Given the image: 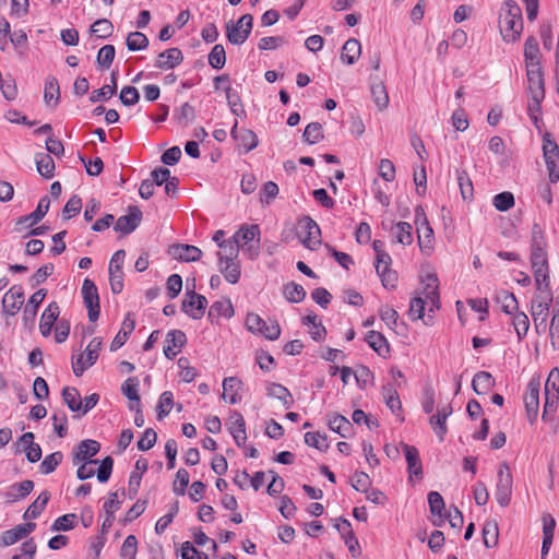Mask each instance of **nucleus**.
<instances>
[{"instance_id": "nucleus-51", "label": "nucleus", "mask_w": 559, "mask_h": 559, "mask_svg": "<svg viewBox=\"0 0 559 559\" xmlns=\"http://www.w3.org/2000/svg\"><path fill=\"white\" fill-rule=\"evenodd\" d=\"M329 427L332 431L338 433L343 438H347L352 431L350 421L342 415H334L330 418Z\"/></svg>"}, {"instance_id": "nucleus-57", "label": "nucleus", "mask_w": 559, "mask_h": 559, "mask_svg": "<svg viewBox=\"0 0 559 559\" xmlns=\"http://www.w3.org/2000/svg\"><path fill=\"white\" fill-rule=\"evenodd\" d=\"M138 552V539L134 535H128L120 548L121 559H135Z\"/></svg>"}, {"instance_id": "nucleus-58", "label": "nucleus", "mask_w": 559, "mask_h": 559, "mask_svg": "<svg viewBox=\"0 0 559 559\" xmlns=\"http://www.w3.org/2000/svg\"><path fill=\"white\" fill-rule=\"evenodd\" d=\"M209 63L212 68L219 70L226 63V52L223 45H215L209 53Z\"/></svg>"}, {"instance_id": "nucleus-61", "label": "nucleus", "mask_w": 559, "mask_h": 559, "mask_svg": "<svg viewBox=\"0 0 559 559\" xmlns=\"http://www.w3.org/2000/svg\"><path fill=\"white\" fill-rule=\"evenodd\" d=\"M304 139L309 144L319 143L323 139L322 126L319 122L309 123L305 129Z\"/></svg>"}, {"instance_id": "nucleus-2", "label": "nucleus", "mask_w": 559, "mask_h": 559, "mask_svg": "<svg viewBox=\"0 0 559 559\" xmlns=\"http://www.w3.org/2000/svg\"><path fill=\"white\" fill-rule=\"evenodd\" d=\"M504 13L501 22V35L508 43H513L520 38L523 31V19L521 8L516 2L509 0L504 2Z\"/></svg>"}, {"instance_id": "nucleus-64", "label": "nucleus", "mask_w": 559, "mask_h": 559, "mask_svg": "<svg viewBox=\"0 0 559 559\" xmlns=\"http://www.w3.org/2000/svg\"><path fill=\"white\" fill-rule=\"evenodd\" d=\"M194 117V108L189 103L182 104L175 112V118L177 119L178 123L185 127L192 122Z\"/></svg>"}, {"instance_id": "nucleus-4", "label": "nucleus", "mask_w": 559, "mask_h": 559, "mask_svg": "<svg viewBox=\"0 0 559 559\" xmlns=\"http://www.w3.org/2000/svg\"><path fill=\"white\" fill-rule=\"evenodd\" d=\"M559 405V368H552L545 383L544 421H551Z\"/></svg>"}, {"instance_id": "nucleus-31", "label": "nucleus", "mask_w": 559, "mask_h": 559, "mask_svg": "<svg viewBox=\"0 0 559 559\" xmlns=\"http://www.w3.org/2000/svg\"><path fill=\"white\" fill-rule=\"evenodd\" d=\"M543 154L547 169L559 167V146L549 134L543 139Z\"/></svg>"}, {"instance_id": "nucleus-29", "label": "nucleus", "mask_w": 559, "mask_h": 559, "mask_svg": "<svg viewBox=\"0 0 559 559\" xmlns=\"http://www.w3.org/2000/svg\"><path fill=\"white\" fill-rule=\"evenodd\" d=\"M242 382L236 377H227L223 381L222 399L230 404H237L241 401L240 390Z\"/></svg>"}, {"instance_id": "nucleus-48", "label": "nucleus", "mask_w": 559, "mask_h": 559, "mask_svg": "<svg viewBox=\"0 0 559 559\" xmlns=\"http://www.w3.org/2000/svg\"><path fill=\"white\" fill-rule=\"evenodd\" d=\"M372 99L379 110H384L389 105V95L382 82H376L370 87Z\"/></svg>"}, {"instance_id": "nucleus-40", "label": "nucleus", "mask_w": 559, "mask_h": 559, "mask_svg": "<svg viewBox=\"0 0 559 559\" xmlns=\"http://www.w3.org/2000/svg\"><path fill=\"white\" fill-rule=\"evenodd\" d=\"M392 236L395 242L408 246L413 242L412 225L406 222H399L392 227Z\"/></svg>"}, {"instance_id": "nucleus-22", "label": "nucleus", "mask_w": 559, "mask_h": 559, "mask_svg": "<svg viewBox=\"0 0 559 559\" xmlns=\"http://www.w3.org/2000/svg\"><path fill=\"white\" fill-rule=\"evenodd\" d=\"M169 255L182 262H193L201 258L202 251L192 245L177 243L168 249Z\"/></svg>"}, {"instance_id": "nucleus-60", "label": "nucleus", "mask_w": 559, "mask_h": 559, "mask_svg": "<svg viewBox=\"0 0 559 559\" xmlns=\"http://www.w3.org/2000/svg\"><path fill=\"white\" fill-rule=\"evenodd\" d=\"M492 204L496 210L506 212L514 206V197L509 191L498 193L493 197Z\"/></svg>"}, {"instance_id": "nucleus-6", "label": "nucleus", "mask_w": 559, "mask_h": 559, "mask_svg": "<svg viewBox=\"0 0 559 559\" xmlns=\"http://www.w3.org/2000/svg\"><path fill=\"white\" fill-rule=\"evenodd\" d=\"M247 329L254 333L264 336L266 340L275 341L281 335V328L275 320H263L257 313H248L246 317Z\"/></svg>"}, {"instance_id": "nucleus-18", "label": "nucleus", "mask_w": 559, "mask_h": 559, "mask_svg": "<svg viewBox=\"0 0 559 559\" xmlns=\"http://www.w3.org/2000/svg\"><path fill=\"white\" fill-rule=\"evenodd\" d=\"M24 302L22 286H12L2 298V308L5 314L15 316Z\"/></svg>"}, {"instance_id": "nucleus-54", "label": "nucleus", "mask_w": 559, "mask_h": 559, "mask_svg": "<svg viewBox=\"0 0 559 559\" xmlns=\"http://www.w3.org/2000/svg\"><path fill=\"white\" fill-rule=\"evenodd\" d=\"M551 346L559 348V296L556 299V307L552 310L550 324L548 328Z\"/></svg>"}, {"instance_id": "nucleus-59", "label": "nucleus", "mask_w": 559, "mask_h": 559, "mask_svg": "<svg viewBox=\"0 0 559 559\" xmlns=\"http://www.w3.org/2000/svg\"><path fill=\"white\" fill-rule=\"evenodd\" d=\"M382 394L386 406L392 411V413H396L401 409L402 405L400 397L392 385L383 386Z\"/></svg>"}, {"instance_id": "nucleus-32", "label": "nucleus", "mask_w": 559, "mask_h": 559, "mask_svg": "<svg viewBox=\"0 0 559 559\" xmlns=\"http://www.w3.org/2000/svg\"><path fill=\"white\" fill-rule=\"evenodd\" d=\"M428 504L432 515L438 516L432 523L436 526H441L444 523L445 504L442 496L438 491H430L428 493Z\"/></svg>"}, {"instance_id": "nucleus-17", "label": "nucleus", "mask_w": 559, "mask_h": 559, "mask_svg": "<svg viewBox=\"0 0 559 559\" xmlns=\"http://www.w3.org/2000/svg\"><path fill=\"white\" fill-rule=\"evenodd\" d=\"M526 75L531 98L538 107L545 97L544 73L542 67L526 68Z\"/></svg>"}, {"instance_id": "nucleus-46", "label": "nucleus", "mask_w": 559, "mask_h": 559, "mask_svg": "<svg viewBox=\"0 0 559 559\" xmlns=\"http://www.w3.org/2000/svg\"><path fill=\"white\" fill-rule=\"evenodd\" d=\"M47 295V292L45 289H38L36 290L28 299V304L26 305L24 309V319L25 320H34L37 313V308L40 306V304L44 301L45 297Z\"/></svg>"}, {"instance_id": "nucleus-23", "label": "nucleus", "mask_w": 559, "mask_h": 559, "mask_svg": "<svg viewBox=\"0 0 559 559\" xmlns=\"http://www.w3.org/2000/svg\"><path fill=\"white\" fill-rule=\"evenodd\" d=\"M452 406L450 404H444L439 406L437 414L432 415L429 419V424L441 441L448 431L447 418L452 414Z\"/></svg>"}, {"instance_id": "nucleus-25", "label": "nucleus", "mask_w": 559, "mask_h": 559, "mask_svg": "<svg viewBox=\"0 0 559 559\" xmlns=\"http://www.w3.org/2000/svg\"><path fill=\"white\" fill-rule=\"evenodd\" d=\"M183 60V55L179 48H169L158 53L155 67L162 70H170L179 66Z\"/></svg>"}, {"instance_id": "nucleus-11", "label": "nucleus", "mask_w": 559, "mask_h": 559, "mask_svg": "<svg viewBox=\"0 0 559 559\" xmlns=\"http://www.w3.org/2000/svg\"><path fill=\"white\" fill-rule=\"evenodd\" d=\"M82 297L84 305L87 308V316L92 322H95L99 317V296L95 283L85 278L82 285Z\"/></svg>"}, {"instance_id": "nucleus-26", "label": "nucleus", "mask_w": 559, "mask_h": 559, "mask_svg": "<svg viewBox=\"0 0 559 559\" xmlns=\"http://www.w3.org/2000/svg\"><path fill=\"white\" fill-rule=\"evenodd\" d=\"M228 430L233 436L236 444L241 447L247 440L246 423L242 415L238 412H233L228 418Z\"/></svg>"}, {"instance_id": "nucleus-14", "label": "nucleus", "mask_w": 559, "mask_h": 559, "mask_svg": "<svg viewBox=\"0 0 559 559\" xmlns=\"http://www.w3.org/2000/svg\"><path fill=\"white\" fill-rule=\"evenodd\" d=\"M300 228L301 242L306 248L314 250L321 243L319 225L311 217L306 216L300 221Z\"/></svg>"}, {"instance_id": "nucleus-15", "label": "nucleus", "mask_w": 559, "mask_h": 559, "mask_svg": "<svg viewBox=\"0 0 559 559\" xmlns=\"http://www.w3.org/2000/svg\"><path fill=\"white\" fill-rule=\"evenodd\" d=\"M391 264L392 259L389 253H381L380 257H376V272L385 288H394L397 282V273L391 269Z\"/></svg>"}, {"instance_id": "nucleus-34", "label": "nucleus", "mask_w": 559, "mask_h": 559, "mask_svg": "<svg viewBox=\"0 0 559 559\" xmlns=\"http://www.w3.org/2000/svg\"><path fill=\"white\" fill-rule=\"evenodd\" d=\"M134 319L128 313L122 322L121 329L110 344V350L119 349L128 340L129 334L134 330Z\"/></svg>"}, {"instance_id": "nucleus-3", "label": "nucleus", "mask_w": 559, "mask_h": 559, "mask_svg": "<svg viewBox=\"0 0 559 559\" xmlns=\"http://www.w3.org/2000/svg\"><path fill=\"white\" fill-rule=\"evenodd\" d=\"M531 263L534 272L535 284L538 292L549 287V271L547 253L542 240L534 238L532 243Z\"/></svg>"}, {"instance_id": "nucleus-36", "label": "nucleus", "mask_w": 559, "mask_h": 559, "mask_svg": "<svg viewBox=\"0 0 559 559\" xmlns=\"http://www.w3.org/2000/svg\"><path fill=\"white\" fill-rule=\"evenodd\" d=\"M60 98V87L59 82L56 76L49 75L45 80V90H44V99L45 103L53 107L57 106Z\"/></svg>"}, {"instance_id": "nucleus-20", "label": "nucleus", "mask_w": 559, "mask_h": 559, "mask_svg": "<svg viewBox=\"0 0 559 559\" xmlns=\"http://www.w3.org/2000/svg\"><path fill=\"white\" fill-rule=\"evenodd\" d=\"M402 450L405 455V460L407 463V471L409 474V480H413L414 477L417 479L423 478V464L419 456L418 450L409 444L401 443Z\"/></svg>"}, {"instance_id": "nucleus-27", "label": "nucleus", "mask_w": 559, "mask_h": 559, "mask_svg": "<svg viewBox=\"0 0 559 559\" xmlns=\"http://www.w3.org/2000/svg\"><path fill=\"white\" fill-rule=\"evenodd\" d=\"M186 334L180 330H171L167 333L166 343L164 347V354L168 359L175 358L182 346L186 344Z\"/></svg>"}, {"instance_id": "nucleus-42", "label": "nucleus", "mask_w": 559, "mask_h": 559, "mask_svg": "<svg viewBox=\"0 0 559 559\" xmlns=\"http://www.w3.org/2000/svg\"><path fill=\"white\" fill-rule=\"evenodd\" d=\"M50 499V493L48 491H43L36 498V500L26 509L23 518L25 520L36 519L40 515V513L46 508L48 501Z\"/></svg>"}, {"instance_id": "nucleus-35", "label": "nucleus", "mask_w": 559, "mask_h": 559, "mask_svg": "<svg viewBox=\"0 0 559 559\" xmlns=\"http://www.w3.org/2000/svg\"><path fill=\"white\" fill-rule=\"evenodd\" d=\"M117 72H112L110 75V84L103 85L102 88L93 91L90 96L91 103H98L108 100L117 91Z\"/></svg>"}, {"instance_id": "nucleus-28", "label": "nucleus", "mask_w": 559, "mask_h": 559, "mask_svg": "<svg viewBox=\"0 0 559 559\" xmlns=\"http://www.w3.org/2000/svg\"><path fill=\"white\" fill-rule=\"evenodd\" d=\"M34 489V481L26 479L21 483H14L7 488L3 496L9 503L19 501L28 496Z\"/></svg>"}, {"instance_id": "nucleus-12", "label": "nucleus", "mask_w": 559, "mask_h": 559, "mask_svg": "<svg viewBox=\"0 0 559 559\" xmlns=\"http://www.w3.org/2000/svg\"><path fill=\"white\" fill-rule=\"evenodd\" d=\"M539 381L532 379L526 386L523 402L525 405L526 416L530 424L537 420L539 413Z\"/></svg>"}, {"instance_id": "nucleus-24", "label": "nucleus", "mask_w": 559, "mask_h": 559, "mask_svg": "<svg viewBox=\"0 0 559 559\" xmlns=\"http://www.w3.org/2000/svg\"><path fill=\"white\" fill-rule=\"evenodd\" d=\"M230 134L234 140L238 142V145L243 147L245 153H248L258 146L257 134L252 130L238 128L237 122L234 124Z\"/></svg>"}, {"instance_id": "nucleus-47", "label": "nucleus", "mask_w": 559, "mask_h": 559, "mask_svg": "<svg viewBox=\"0 0 559 559\" xmlns=\"http://www.w3.org/2000/svg\"><path fill=\"white\" fill-rule=\"evenodd\" d=\"M37 171L45 178L53 177L55 163L50 154L40 153L35 157Z\"/></svg>"}, {"instance_id": "nucleus-16", "label": "nucleus", "mask_w": 559, "mask_h": 559, "mask_svg": "<svg viewBox=\"0 0 559 559\" xmlns=\"http://www.w3.org/2000/svg\"><path fill=\"white\" fill-rule=\"evenodd\" d=\"M100 450V444L96 440L86 439L81 441L72 452V462L74 465L84 463H99L98 460H93Z\"/></svg>"}, {"instance_id": "nucleus-38", "label": "nucleus", "mask_w": 559, "mask_h": 559, "mask_svg": "<svg viewBox=\"0 0 559 559\" xmlns=\"http://www.w3.org/2000/svg\"><path fill=\"white\" fill-rule=\"evenodd\" d=\"M266 395L281 401L285 408H289L293 404L290 392L280 383H269L266 385Z\"/></svg>"}, {"instance_id": "nucleus-37", "label": "nucleus", "mask_w": 559, "mask_h": 559, "mask_svg": "<svg viewBox=\"0 0 559 559\" xmlns=\"http://www.w3.org/2000/svg\"><path fill=\"white\" fill-rule=\"evenodd\" d=\"M361 53V46L357 39L350 38L342 47L341 59L347 64H354Z\"/></svg>"}, {"instance_id": "nucleus-50", "label": "nucleus", "mask_w": 559, "mask_h": 559, "mask_svg": "<svg viewBox=\"0 0 559 559\" xmlns=\"http://www.w3.org/2000/svg\"><path fill=\"white\" fill-rule=\"evenodd\" d=\"M512 316V325L516 332L519 341H522L530 329V320L525 312L523 311H514Z\"/></svg>"}, {"instance_id": "nucleus-55", "label": "nucleus", "mask_w": 559, "mask_h": 559, "mask_svg": "<svg viewBox=\"0 0 559 559\" xmlns=\"http://www.w3.org/2000/svg\"><path fill=\"white\" fill-rule=\"evenodd\" d=\"M498 524L495 521H487L483 526V539L487 548H492L498 544Z\"/></svg>"}, {"instance_id": "nucleus-10", "label": "nucleus", "mask_w": 559, "mask_h": 559, "mask_svg": "<svg viewBox=\"0 0 559 559\" xmlns=\"http://www.w3.org/2000/svg\"><path fill=\"white\" fill-rule=\"evenodd\" d=\"M552 293L548 288L538 292L531 301V317L533 322L548 320L549 309L552 304Z\"/></svg>"}, {"instance_id": "nucleus-41", "label": "nucleus", "mask_w": 559, "mask_h": 559, "mask_svg": "<svg viewBox=\"0 0 559 559\" xmlns=\"http://www.w3.org/2000/svg\"><path fill=\"white\" fill-rule=\"evenodd\" d=\"M417 234L420 251L426 255H430L435 243L433 229L431 226H424L423 228H418Z\"/></svg>"}, {"instance_id": "nucleus-52", "label": "nucleus", "mask_w": 559, "mask_h": 559, "mask_svg": "<svg viewBox=\"0 0 559 559\" xmlns=\"http://www.w3.org/2000/svg\"><path fill=\"white\" fill-rule=\"evenodd\" d=\"M219 251L217 252L218 263H224L228 260H236L238 258L239 248L234 242L233 238L219 243Z\"/></svg>"}, {"instance_id": "nucleus-13", "label": "nucleus", "mask_w": 559, "mask_h": 559, "mask_svg": "<svg viewBox=\"0 0 559 559\" xmlns=\"http://www.w3.org/2000/svg\"><path fill=\"white\" fill-rule=\"evenodd\" d=\"M207 306V299L200 294L187 289L181 310L193 320H199L204 316Z\"/></svg>"}, {"instance_id": "nucleus-53", "label": "nucleus", "mask_w": 559, "mask_h": 559, "mask_svg": "<svg viewBox=\"0 0 559 559\" xmlns=\"http://www.w3.org/2000/svg\"><path fill=\"white\" fill-rule=\"evenodd\" d=\"M62 400L72 412H80L82 409V399L75 388H64L62 390Z\"/></svg>"}, {"instance_id": "nucleus-39", "label": "nucleus", "mask_w": 559, "mask_h": 559, "mask_svg": "<svg viewBox=\"0 0 559 559\" xmlns=\"http://www.w3.org/2000/svg\"><path fill=\"white\" fill-rule=\"evenodd\" d=\"M495 384L492 376L487 371L477 372L472 381L473 390L476 394L487 393Z\"/></svg>"}, {"instance_id": "nucleus-45", "label": "nucleus", "mask_w": 559, "mask_h": 559, "mask_svg": "<svg viewBox=\"0 0 559 559\" xmlns=\"http://www.w3.org/2000/svg\"><path fill=\"white\" fill-rule=\"evenodd\" d=\"M219 271L223 273L225 280L230 284H236L240 278V264L236 260H228L224 263H218Z\"/></svg>"}, {"instance_id": "nucleus-30", "label": "nucleus", "mask_w": 559, "mask_h": 559, "mask_svg": "<svg viewBox=\"0 0 559 559\" xmlns=\"http://www.w3.org/2000/svg\"><path fill=\"white\" fill-rule=\"evenodd\" d=\"M59 314L60 309L57 302H50L48 307L44 310L39 322V331L43 336L47 337L50 335L52 326L57 321Z\"/></svg>"}, {"instance_id": "nucleus-49", "label": "nucleus", "mask_w": 559, "mask_h": 559, "mask_svg": "<svg viewBox=\"0 0 559 559\" xmlns=\"http://www.w3.org/2000/svg\"><path fill=\"white\" fill-rule=\"evenodd\" d=\"M234 316V307L228 299L215 301L209 311L210 318H231Z\"/></svg>"}, {"instance_id": "nucleus-19", "label": "nucleus", "mask_w": 559, "mask_h": 559, "mask_svg": "<svg viewBox=\"0 0 559 559\" xmlns=\"http://www.w3.org/2000/svg\"><path fill=\"white\" fill-rule=\"evenodd\" d=\"M142 219V212L138 206H130L128 214L120 216L114 229L123 235L131 234L140 225Z\"/></svg>"}, {"instance_id": "nucleus-8", "label": "nucleus", "mask_w": 559, "mask_h": 559, "mask_svg": "<svg viewBox=\"0 0 559 559\" xmlns=\"http://www.w3.org/2000/svg\"><path fill=\"white\" fill-rule=\"evenodd\" d=\"M100 345V340L95 337L88 343L85 355L81 354L78 357H72V369L76 377H81L87 368L96 362Z\"/></svg>"}, {"instance_id": "nucleus-33", "label": "nucleus", "mask_w": 559, "mask_h": 559, "mask_svg": "<svg viewBox=\"0 0 559 559\" xmlns=\"http://www.w3.org/2000/svg\"><path fill=\"white\" fill-rule=\"evenodd\" d=\"M524 58L526 68L542 67L539 45L535 37L531 36L525 40Z\"/></svg>"}, {"instance_id": "nucleus-56", "label": "nucleus", "mask_w": 559, "mask_h": 559, "mask_svg": "<svg viewBox=\"0 0 559 559\" xmlns=\"http://www.w3.org/2000/svg\"><path fill=\"white\" fill-rule=\"evenodd\" d=\"M126 44L130 51H139L148 46V39L141 32H131L127 37Z\"/></svg>"}, {"instance_id": "nucleus-63", "label": "nucleus", "mask_w": 559, "mask_h": 559, "mask_svg": "<svg viewBox=\"0 0 559 559\" xmlns=\"http://www.w3.org/2000/svg\"><path fill=\"white\" fill-rule=\"evenodd\" d=\"M63 454L59 451L47 455L40 463V472L45 475L52 473L61 463Z\"/></svg>"}, {"instance_id": "nucleus-9", "label": "nucleus", "mask_w": 559, "mask_h": 559, "mask_svg": "<svg viewBox=\"0 0 559 559\" xmlns=\"http://www.w3.org/2000/svg\"><path fill=\"white\" fill-rule=\"evenodd\" d=\"M512 474L507 463H501L498 469V480L496 485V499L501 507L510 503L512 495Z\"/></svg>"}, {"instance_id": "nucleus-7", "label": "nucleus", "mask_w": 559, "mask_h": 559, "mask_svg": "<svg viewBox=\"0 0 559 559\" xmlns=\"http://www.w3.org/2000/svg\"><path fill=\"white\" fill-rule=\"evenodd\" d=\"M253 24L251 14L242 15L236 23L233 21L226 24V36L230 44L240 46L249 37Z\"/></svg>"}, {"instance_id": "nucleus-44", "label": "nucleus", "mask_w": 559, "mask_h": 559, "mask_svg": "<svg viewBox=\"0 0 559 559\" xmlns=\"http://www.w3.org/2000/svg\"><path fill=\"white\" fill-rule=\"evenodd\" d=\"M366 342L379 355L389 353V343L380 332L369 331L366 335Z\"/></svg>"}, {"instance_id": "nucleus-21", "label": "nucleus", "mask_w": 559, "mask_h": 559, "mask_svg": "<svg viewBox=\"0 0 559 559\" xmlns=\"http://www.w3.org/2000/svg\"><path fill=\"white\" fill-rule=\"evenodd\" d=\"M36 527V524L33 522L19 524L11 530H8L2 533L0 537L1 546H11L17 543L19 540L26 537L29 533H32Z\"/></svg>"}, {"instance_id": "nucleus-62", "label": "nucleus", "mask_w": 559, "mask_h": 559, "mask_svg": "<svg viewBox=\"0 0 559 559\" xmlns=\"http://www.w3.org/2000/svg\"><path fill=\"white\" fill-rule=\"evenodd\" d=\"M284 296L290 302H300L306 297V292L301 285L289 283L284 287Z\"/></svg>"}, {"instance_id": "nucleus-1", "label": "nucleus", "mask_w": 559, "mask_h": 559, "mask_svg": "<svg viewBox=\"0 0 559 559\" xmlns=\"http://www.w3.org/2000/svg\"><path fill=\"white\" fill-rule=\"evenodd\" d=\"M423 284L425 285L423 292L411 300L408 316L412 320L424 319L426 309L428 312H433L440 306L437 274L427 273L423 277Z\"/></svg>"}, {"instance_id": "nucleus-5", "label": "nucleus", "mask_w": 559, "mask_h": 559, "mask_svg": "<svg viewBox=\"0 0 559 559\" xmlns=\"http://www.w3.org/2000/svg\"><path fill=\"white\" fill-rule=\"evenodd\" d=\"M237 247L248 252L250 259L259 254L260 228L258 225H242L233 236Z\"/></svg>"}, {"instance_id": "nucleus-43", "label": "nucleus", "mask_w": 559, "mask_h": 559, "mask_svg": "<svg viewBox=\"0 0 559 559\" xmlns=\"http://www.w3.org/2000/svg\"><path fill=\"white\" fill-rule=\"evenodd\" d=\"M496 300L501 305L503 312L507 314H513L514 311L519 310V304L514 294L501 289L496 293Z\"/></svg>"}]
</instances>
